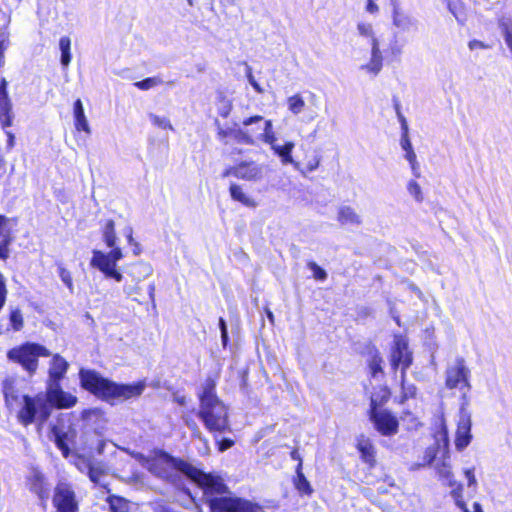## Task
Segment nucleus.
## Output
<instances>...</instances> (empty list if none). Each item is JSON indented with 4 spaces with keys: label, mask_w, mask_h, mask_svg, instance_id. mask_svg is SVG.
I'll return each instance as SVG.
<instances>
[{
    "label": "nucleus",
    "mask_w": 512,
    "mask_h": 512,
    "mask_svg": "<svg viewBox=\"0 0 512 512\" xmlns=\"http://www.w3.org/2000/svg\"><path fill=\"white\" fill-rule=\"evenodd\" d=\"M81 386L99 398L108 402L123 401L140 396L146 384L139 381L133 384H116L103 378L93 370L81 369L79 372Z\"/></svg>",
    "instance_id": "nucleus-2"
},
{
    "label": "nucleus",
    "mask_w": 512,
    "mask_h": 512,
    "mask_svg": "<svg viewBox=\"0 0 512 512\" xmlns=\"http://www.w3.org/2000/svg\"><path fill=\"white\" fill-rule=\"evenodd\" d=\"M294 485L296 489L305 495H310L313 492L309 481L306 479L305 475L302 472V463H298L296 468V477L294 479Z\"/></svg>",
    "instance_id": "nucleus-28"
},
{
    "label": "nucleus",
    "mask_w": 512,
    "mask_h": 512,
    "mask_svg": "<svg viewBox=\"0 0 512 512\" xmlns=\"http://www.w3.org/2000/svg\"><path fill=\"white\" fill-rule=\"evenodd\" d=\"M148 117L153 125L161 129L173 130V126L167 117H160L154 113H149Z\"/></svg>",
    "instance_id": "nucleus-42"
},
{
    "label": "nucleus",
    "mask_w": 512,
    "mask_h": 512,
    "mask_svg": "<svg viewBox=\"0 0 512 512\" xmlns=\"http://www.w3.org/2000/svg\"><path fill=\"white\" fill-rule=\"evenodd\" d=\"M155 476L173 480L178 473L187 476L203 492V499L211 512H252L253 506L248 501L227 496L229 489L221 476L205 473L187 461L174 458L165 452L156 453L144 464Z\"/></svg>",
    "instance_id": "nucleus-1"
},
{
    "label": "nucleus",
    "mask_w": 512,
    "mask_h": 512,
    "mask_svg": "<svg viewBox=\"0 0 512 512\" xmlns=\"http://www.w3.org/2000/svg\"><path fill=\"white\" fill-rule=\"evenodd\" d=\"M3 393L6 406L10 410L18 408L17 419L23 426L26 427L33 422L43 424L49 418L50 408L42 394L35 397L21 396L10 380L3 382Z\"/></svg>",
    "instance_id": "nucleus-4"
},
{
    "label": "nucleus",
    "mask_w": 512,
    "mask_h": 512,
    "mask_svg": "<svg viewBox=\"0 0 512 512\" xmlns=\"http://www.w3.org/2000/svg\"><path fill=\"white\" fill-rule=\"evenodd\" d=\"M8 82L5 78L0 80V123L3 129L13 124L14 114L12 111V102L8 94Z\"/></svg>",
    "instance_id": "nucleus-13"
},
{
    "label": "nucleus",
    "mask_w": 512,
    "mask_h": 512,
    "mask_svg": "<svg viewBox=\"0 0 512 512\" xmlns=\"http://www.w3.org/2000/svg\"><path fill=\"white\" fill-rule=\"evenodd\" d=\"M232 110V101L222 93L217 98V111L220 116L227 118Z\"/></svg>",
    "instance_id": "nucleus-35"
},
{
    "label": "nucleus",
    "mask_w": 512,
    "mask_h": 512,
    "mask_svg": "<svg viewBox=\"0 0 512 512\" xmlns=\"http://www.w3.org/2000/svg\"><path fill=\"white\" fill-rule=\"evenodd\" d=\"M230 196L234 201L240 202L246 207L255 208L257 206V202L248 197L243 191L240 185L232 183L229 187Z\"/></svg>",
    "instance_id": "nucleus-26"
},
{
    "label": "nucleus",
    "mask_w": 512,
    "mask_h": 512,
    "mask_svg": "<svg viewBox=\"0 0 512 512\" xmlns=\"http://www.w3.org/2000/svg\"><path fill=\"white\" fill-rule=\"evenodd\" d=\"M59 277L61 278L62 282L67 286V288L70 290V292H73V281L71 273L63 268L59 267Z\"/></svg>",
    "instance_id": "nucleus-45"
},
{
    "label": "nucleus",
    "mask_w": 512,
    "mask_h": 512,
    "mask_svg": "<svg viewBox=\"0 0 512 512\" xmlns=\"http://www.w3.org/2000/svg\"><path fill=\"white\" fill-rule=\"evenodd\" d=\"M338 221L342 225H360L361 218L350 206H342L338 211Z\"/></svg>",
    "instance_id": "nucleus-27"
},
{
    "label": "nucleus",
    "mask_w": 512,
    "mask_h": 512,
    "mask_svg": "<svg viewBox=\"0 0 512 512\" xmlns=\"http://www.w3.org/2000/svg\"><path fill=\"white\" fill-rule=\"evenodd\" d=\"M295 147V144L292 141H287L284 145L276 144L271 149L274 154H276L283 164H293L295 168H298V163L293 160L292 151Z\"/></svg>",
    "instance_id": "nucleus-24"
},
{
    "label": "nucleus",
    "mask_w": 512,
    "mask_h": 512,
    "mask_svg": "<svg viewBox=\"0 0 512 512\" xmlns=\"http://www.w3.org/2000/svg\"><path fill=\"white\" fill-rule=\"evenodd\" d=\"M263 177L261 165L255 162L242 161L237 165V178L246 181H258Z\"/></svg>",
    "instance_id": "nucleus-19"
},
{
    "label": "nucleus",
    "mask_w": 512,
    "mask_h": 512,
    "mask_svg": "<svg viewBox=\"0 0 512 512\" xmlns=\"http://www.w3.org/2000/svg\"><path fill=\"white\" fill-rule=\"evenodd\" d=\"M469 377L470 370L465 365L464 359L458 358L447 368L446 387L458 389L465 394L470 388Z\"/></svg>",
    "instance_id": "nucleus-10"
},
{
    "label": "nucleus",
    "mask_w": 512,
    "mask_h": 512,
    "mask_svg": "<svg viewBox=\"0 0 512 512\" xmlns=\"http://www.w3.org/2000/svg\"><path fill=\"white\" fill-rule=\"evenodd\" d=\"M219 328L221 331V338H222L223 345L226 346L227 340H228L226 322H224V321L219 322Z\"/></svg>",
    "instance_id": "nucleus-54"
},
{
    "label": "nucleus",
    "mask_w": 512,
    "mask_h": 512,
    "mask_svg": "<svg viewBox=\"0 0 512 512\" xmlns=\"http://www.w3.org/2000/svg\"><path fill=\"white\" fill-rule=\"evenodd\" d=\"M288 109L294 114H300L304 107L305 101L300 94H295L287 99Z\"/></svg>",
    "instance_id": "nucleus-34"
},
{
    "label": "nucleus",
    "mask_w": 512,
    "mask_h": 512,
    "mask_svg": "<svg viewBox=\"0 0 512 512\" xmlns=\"http://www.w3.org/2000/svg\"><path fill=\"white\" fill-rule=\"evenodd\" d=\"M369 370L374 378L377 377L378 374H382V358L376 350L369 360Z\"/></svg>",
    "instance_id": "nucleus-37"
},
{
    "label": "nucleus",
    "mask_w": 512,
    "mask_h": 512,
    "mask_svg": "<svg viewBox=\"0 0 512 512\" xmlns=\"http://www.w3.org/2000/svg\"><path fill=\"white\" fill-rule=\"evenodd\" d=\"M112 250L104 253L100 250H93V256L90 261L91 266H117V262L123 258V253L120 247H111Z\"/></svg>",
    "instance_id": "nucleus-17"
},
{
    "label": "nucleus",
    "mask_w": 512,
    "mask_h": 512,
    "mask_svg": "<svg viewBox=\"0 0 512 512\" xmlns=\"http://www.w3.org/2000/svg\"><path fill=\"white\" fill-rule=\"evenodd\" d=\"M49 351L39 344L26 343L8 351L9 360L20 364L30 374L34 373L38 366L40 356H49Z\"/></svg>",
    "instance_id": "nucleus-5"
},
{
    "label": "nucleus",
    "mask_w": 512,
    "mask_h": 512,
    "mask_svg": "<svg viewBox=\"0 0 512 512\" xmlns=\"http://www.w3.org/2000/svg\"><path fill=\"white\" fill-rule=\"evenodd\" d=\"M103 240L106 243L107 247H114L116 244V233H115V223L113 220L109 219L106 221L103 230Z\"/></svg>",
    "instance_id": "nucleus-32"
},
{
    "label": "nucleus",
    "mask_w": 512,
    "mask_h": 512,
    "mask_svg": "<svg viewBox=\"0 0 512 512\" xmlns=\"http://www.w3.org/2000/svg\"><path fill=\"white\" fill-rule=\"evenodd\" d=\"M319 164H320V159L319 158H315L314 160L308 162L307 170L309 172H312V171H314V170H316L318 168Z\"/></svg>",
    "instance_id": "nucleus-59"
},
{
    "label": "nucleus",
    "mask_w": 512,
    "mask_h": 512,
    "mask_svg": "<svg viewBox=\"0 0 512 512\" xmlns=\"http://www.w3.org/2000/svg\"><path fill=\"white\" fill-rule=\"evenodd\" d=\"M163 80L159 76L148 77L141 81L135 82L133 85L140 90H149L153 87L161 85Z\"/></svg>",
    "instance_id": "nucleus-39"
},
{
    "label": "nucleus",
    "mask_w": 512,
    "mask_h": 512,
    "mask_svg": "<svg viewBox=\"0 0 512 512\" xmlns=\"http://www.w3.org/2000/svg\"><path fill=\"white\" fill-rule=\"evenodd\" d=\"M52 435L56 446L61 450L64 457L69 455V444L73 443L76 437V431L71 425L58 423L52 428Z\"/></svg>",
    "instance_id": "nucleus-12"
},
{
    "label": "nucleus",
    "mask_w": 512,
    "mask_h": 512,
    "mask_svg": "<svg viewBox=\"0 0 512 512\" xmlns=\"http://www.w3.org/2000/svg\"><path fill=\"white\" fill-rule=\"evenodd\" d=\"M307 267L312 271L313 277L319 281H325L327 279V272L320 267L316 262L309 261Z\"/></svg>",
    "instance_id": "nucleus-43"
},
{
    "label": "nucleus",
    "mask_w": 512,
    "mask_h": 512,
    "mask_svg": "<svg viewBox=\"0 0 512 512\" xmlns=\"http://www.w3.org/2000/svg\"><path fill=\"white\" fill-rule=\"evenodd\" d=\"M400 378H401V390H402L401 402H404L405 400H407L409 398H413L416 395V387L413 384L406 383V381H405L406 377L402 378V375H401Z\"/></svg>",
    "instance_id": "nucleus-41"
},
{
    "label": "nucleus",
    "mask_w": 512,
    "mask_h": 512,
    "mask_svg": "<svg viewBox=\"0 0 512 512\" xmlns=\"http://www.w3.org/2000/svg\"><path fill=\"white\" fill-rule=\"evenodd\" d=\"M465 477L467 478L468 487L476 488L477 480L474 474L473 468H468L464 470Z\"/></svg>",
    "instance_id": "nucleus-47"
},
{
    "label": "nucleus",
    "mask_w": 512,
    "mask_h": 512,
    "mask_svg": "<svg viewBox=\"0 0 512 512\" xmlns=\"http://www.w3.org/2000/svg\"><path fill=\"white\" fill-rule=\"evenodd\" d=\"M151 266L144 262H137L127 267L126 273L131 275L134 279L140 280L151 274Z\"/></svg>",
    "instance_id": "nucleus-30"
},
{
    "label": "nucleus",
    "mask_w": 512,
    "mask_h": 512,
    "mask_svg": "<svg viewBox=\"0 0 512 512\" xmlns=\"http://www.w3.org/2000/svg\"><path fill=\"white\" fill-rule=\"evenodd\" d=\"M260 122L264 123V126L262 128L263 132L256 134V141L260 140L266 144H269L271 148L275 146L276 143V136L273 131V125L271 120H264V118L260 115L251 116L249 118L244 119L243 125L244 126H251L253 124H258Z\"/></svg>",
    "instance_id": "nucleus-14"
},
{
    "label": "nucleus",
    "mask_w": 512,
    "mask_h": 512,
    "mask_svg": "<svg viewBox=\"0 0 512 512\" xmlns=\"http://www.w3.org/2000/svg\"><path fill=\"white\" fill-rule=\"evenodd\" d=\"M410 166H411L413 175L417 178L420 177L419 165H418L417 161L414 163H410Z\"/></svg>",
    "instance_id": "nucleus-62"
},
{
    "label": "nucleus",
    "mask_w": 512,
    "mask_h": 512,
    "mask_svg": "<svg viewBox=\"0 0 512 512\" xmlns=\"http://www.w3.org/2000/svg\"><path fill=\"white\" fill-rule=\"evenodd\" d=\"M357 30L361 36L372 37L374 34L372 25L369 23H358Z\"/></svg>",
    "instance_id": "nucleus-46"
},
{
    "label": "nucleus",
    "mask_w": 512,
    "mask_h": 512,
    "mask_svg": "<svg viewBox=\"0 0 512 512\" xmlns=\"http://www.w3.org/2000/svg\"><path fill=\"white\" fill-rule=\"evenodd\" d=\"M234 139L246 145H255L256 144V134L253 135L250 131L237 130L233 132Z\"/></svg>",
    "instance_id": "nucleus-36"
},
{
    "label": "nucleus",
    "mask_w": 512,
    "mask_h": 512,
    "mask_svg": "<svg viewBox=\"0 0 512 512\" xmlns=\"http://www.w3.org/2000/svg\"><path fill=\"white\" fill-rule=\"evenodd\" d=\"M96 460L91 457H85L83 455H75L73 464L75 467L84 474H88Z\"/></svg>",
    "instance_id": "nucleus-33"
},
{
    "label": "nucleus",
    "mask_w": 512,
    "mask_h": 512,
    "mask_svg": "<svg viewBox=\"0 0 512 512\" xmlns=\"http://www.w3.org/2000/svg\"><path fill=\"white\" fill-rule=\"evenodd\" d=\"M87 476L92 483L106 489L109 492V483L106 481L108 476V469L103 462L95 461Z\"/></svg>",
    "instance_id": "nucleus-21"
},
{
    "label": "nucleus",
    "mask_w": 512,
    "mask_h": 512,
    "mask_svg": "<svg viewBox=\"0 0 512 512\" xmlns=\"http://www.w3.org/2000/svg\"><path fill=\"white\" fill-rule=\"evenodd\" d=\"M400 145L405 152L413 150L409 136L401 135Z\"/></svg>",
    "instance_id": "nucleus-52"
},
{
    "label": "nucleus",
    "mask_w": 512,
    "mask_h": 512,
    "mask_svg": "<svg viewBox=\"0 0 512 512\" xmlns=\"http://www.w3.org/2000/svg\"><path fill=\"white\" fill-rule=\"evenodd\" d=\"M413 361L412 352L408 346V340L402 335L394 337L393 346L391 348L390 363L394 370L401 369L402 378L406 377V370Z\"/></svg>",
    "instance_id": "nucleus-8"
},
{
    "label": "nucleus",
    "mask_w": 512,
    "mask_h": 512,
    "mask_svg": "<svg viewBox=\"0 0 512 512\" xmlns=\"http://www.w3.org/2000/svg\"><path fill=\"white\" fill-rule=\"evenodd\" d=\"M383 66V58L371 57L370 61L367 64L361 66L362 70H366L369 73L377 75Z\"/></svg>",
    "instance_id": "nucleus-40"
},
{
    "label": "nucleus",
    "mask_w": 512,
    "mask_h": 512,
    "mask_svg": "<svg viewBox=\"0 0 512 512\" xmlns=\"http://www.w3.org/2000/svg\"><path fill=\"white\" fill-rule=\"evenodd\" d=\"M215 388L216 381L211 377L202 383L198 392L200 401L198 417L211 433H224L230 429L228 408L217 397Z\"/></svg>",
    "instance_id": "nucleus-3"
},
{
    "label": "nucleus",
    "mask_w": 512,
    "mask_h": 512,
    "mask_svg": "<svg viewBox=\"0 0 512 512\" xmlns=\"http://www.w3.org/2000/svg\"><path fill=\"white\" fill-rule=\"evenodd\" d=\"M471 419L467 414H461L459 417L455 446L459 451L464 450L471 442Z\"/></svg>",
    "instance_id": "nucleus-15"
},
{
    "label": "nucleus",
    "mask_w": 512,
    "mask_h": 512,
    "mask_svg": "<svg viewBox=\"0 0 512 512\" xmlns=\"http://www.w3.org/2000/svg\"><path fill=\"white\" fill-rule=\"evenodd\" d=\"M503 36L508 48L512 47V29L507 24H502Z\"/></svg>",
    "instance_id": "nucleus-49"
},
{
    "label": "nucleus",
    "mask_w": 512,
    "mask_h": 512,
    "mask_svg": "<svg viewBox=\"0 0 512 512\" xmlns=\"http://www.w3.org/2000/svg\"><path fill=\"white\" fill-rule=\"evenodd\" d=\"M11 243L10 230L7 227V218L0 215V258L6 259L9 253V245Z\"/></svg>",
    "instance_id": "nucleus-25"
},
{
    "label": "nucleus",
    "mask_w": 512,
    "mask_h": 512,
    "mask_svg": "<svg viewBox=\"0 0 512 512\" xmlns=\"http://www.w3.org/2000/svg\"><path fill=\"white\" fill-rule=\"evenodd\" d=\"M366 10H367V12L374 14V13L378 12V5L375 4V2L373 0H368L367 5H366Z\"/></svg>",
    "instance_id": "nucleus-58"
},
{
    "label": "nucleus",
    "mask_w": 512,
    "mask_h": 512,
    "mask_svg": "<svg viewBox=\"0 0 512 512\" xmlns=\"http://www.w3.org/2000/svg\"><path fill=\"white\" fill-rule=\"evenodd\" d=\"M434 457L435 455L433 450L427 449L425 452V463L430 464L433 461Z\"/></svg>",
    "instance_id": "nucleus-61"
},
{
    "label": "nucleus",
    "mask_w": 512,
    "mask_h": 512,
    "mask_svg": "<svg viewBox=\"0 0 512 512\" xmlns=\"http://www.w3.org/2000/svg\"><path fill=\"white\" fill-rule=\"evenodd\" d=\"M107 503L109 504V509L111 512H129L130 511V503L126 499L116 496L110 495L107 497Z\"/></svg>",
    "instance_id": "nucleus-31"
},
{
    "label": "nucleus",
    "mask_w": 512,
    "mask_h": 512,
    "mask_svg": "<svg viewBox=\"0 0 512 512\" xmlns=\"http://www.w3.org/2000/svg\"><path fill=\"white\" fill-rule=\"evenodd\" d=\"M185 423L188 426V428L193 432L194 435H197L199 438H201V433L199 431V428L193 420L185 419Z\"/></svg>",
    "instance_id": "nucleus-53"
},
{
    "label": "nucleus",
    "mask_w": 512,
    "mask_h": 512,
    "mask_svg": "<svg viewBox=\"0 0 512 512\" xmlns=\"http://www.w3.org/2000/svg\"><path fill=\"white\" fill-rule=\"evenodd\" d=\"M392 5L393 25L403 32H410L412 30H416L418 27V20L413 16L401 11L396 0H392Z\"/></svg>",
    "instance_id": "nucleus-16"
},
{
    "label": "nucleus",
    "mask_w": 512,
    "mask_h": 512,
    "mask_svg": "<svg viewBox=\"0 0 512 512\" xmlns=\"http://www.w3.org/2000/svg\"><path fill=\"white\" fill-rule=\"evenodd\" d=\"M42 396L50 409L52 407L68 409L77 403V397L64 391L60 384L56 382H48L46 394Z\"/></svg>",
    "instance_id": "nucleus-11"
},
{
    "label": "nucleus",
    "mask_w": 512,
    "mask_h": 512,
    "mask_svg": "<svg viewBox=\"0 0 512 512\" xmlns=\"http://www.w3.org/2000/svg\"><path fill=\"white\" fill-rule=\"evenodd\" d=\"M401 130H402V135L409 136L408 135L409 128H408V124H407V120L406 119L402 120Z\"/></svg>",
    "instance_id": "nucleus-64"
},
{
    "label": "nucleus",
    "mask_w": 512,
    "mask_h": 512,
    "mask_svg": "<svg viewBox=\"0 0 512 512\" xmlns=\"http://www.w3.org/2000/svg\"><path fill=\"white\" fill-rule=\"evenodd\" d=\"M5 133L7 136V148L11 149L15 145V135L10 131H6Z\"/></svg>",
    "instance_id": "nucleus-57"
},
{
    "label": "nucleus",
    "mask_w": 512,
    "mask_h": 512,
    "mask_svg": "<svg viewBox=\"0 0 512 512\" xmlns=\"http://www.w3.org/2000/svg\"><path fill=\"white\" fill-rule=\"evenodd\" d=\"M407 189L417 202H422V200H423L422 190H421L420 185L416 181H414V180L409 181V183L407 185Z\"/></svg>",
    "instance_id": "nucleus-44"
},
{
    "label": "nucleus",
    "mask_w": 512,
    "mask_h": 512,
    "mask_svg": "<svg viewBox=\"0 0 512 512\" xmlns=\"http://www.w3.org/2000/svg\"><path fill=\"white\" fill-rule=\"evenodd\" d=\"M247 78H248V81L249 83L251 84V86L258 92V93H261L263 90L262 88L260 87V85L258 84V82L255 80L254 76L252 75V72H251V68L248 67V73H247Z\"/></svg>",
    "instance_id": "nucleus-51"
},
{
    "label": "nucleus",
    "mask_w": 512,
    "mask_h": 512,
    "mask_svg": "<svg viewBox=\"0 0 512 512\" xmlns=\"http://www.w3.org/2000/svg\"><path fill=\"white\" fill-rule=\"evenodd\" d=\"M73 115L75 121V128L78 131H84L90 134V126L85 116L83 103L80 99L75 100L73 104Z\"/></svg>",
    "instance_id": "nucleus-23"
},
{
    "label": "nucleus",
    "mask_w": 512,
    "mask_h": 512,
    "mask_svg": "<svg viewBox=\"0 0 512 512\" xmlns=\"http://www.w3.org/2000/svg\"><path fill=\"white\" fill-rule=\"evenodd\" d=\"M468 48L473 51L475 49H489L491 46L489 44H486L480 40L473 39L468 42Z\"/></svg>",
    "instance_id": "nucleus-48"
},
{
    "label": "nucleus",
    "mask_w": 512,
    "mask_h": 512,
    "mask_svg": "<svg viewBox=\"0 0 512 512\" xmlns=\"http://www.w3.org/2000/svg\"><path fill=\"white\" fill-rule=\"evenodd\" d=\"M369 417L376 431L382 436L397 434L399 428L398 419L390 411L379 408L374 395L371 396Z\"/></svg>",
    "instance_id": "nucleus-6"
},
{
    "label": "nucleus",
    "mask_w": 512,
    "mask_h": 512,
    "mask_svg": "<svg viewBox=\"0 0 512 512\" xmlns=\"http://www.w3.org/2000/svg\"><path fill=\"white\" fill-rule=\"evenodd\" d=\"M357 449L361 459L373 467L376 463V450L372 440L364 435L359 436L357 438Z\"/></svg>",
    "instance_id": "nucleus-20"
},
{
    "label": "nucleus",
    "mask_w": 512,
    "mask_h": 512,
    "mask_svg": "<svg viewBox=\"0 0 512 512\" xmlns=\"http://www.w3.org/2000/svg\"><path fill=\"white\" fill-rule=\"evenodd\" d=\"M371 57L383 58L379 47H371Z\"/></svg>",
    "instance_id": "nucleus-63"
},
{
    "label": "nucleus",
    "mask_w": 512,
    "mask_h": 512,
    "mask_svg": "<svg viewBox=\"0 0 512 512\" xmlns=\"http://www.w3.org/2000/svg\"><path fill=\"white\" fill-rule=\"evenodd\" d=\"M435 469L442 483L451 488V496L454 499L455 504L463 512H469L466 503L463 500V485L454 479L450 463L443 460L441 463H436Z\"/></svg>",
    "instance_id": "nucleus-7"
},
{
    "label": "nucleus",
    "mask_w": 512,
    "mask_h": 512,
    "mask_svg": "<svg viewBox=\"0 0 512 512\" xmlns=\"http://www.w3.org/2000/svg\"><path fill=\"white\" fill-rule=\"evenodd\" d=\"M215 124L218 127V136L221 139L222 138H226L227 136H229L230 134H232L234 132L231 129H223V128H221L218 120L215 121Z\"/></svg>",
    "instance_id": "nucleus-55"
},
{
    "label": "nucleus",
    "mask_w": 512,
    "mask_h": 512,
    "mask_svg": "<svg viewBox=\"0 0 512 512\" xmlns=\"http://www.w3.org/2000/svg\"><path fill=\"white\" fill-rule=\"evenodd\" d=\"M93 268L98 269L101 271L106 278L114 279L117 282H121L123 279L122 273L117 270V266H92Z\"/></svg>",
    "instance_id": "nucleus-38"
},
{
    "label": "nucleus",
    "mask_w": 512,
    "mask_h": 512,
    "mask_svg": "<svg viewBox=\"0 0 512 512\" xmlns=\"http://www.w3.org/2000/svg\"><path fill=\"white\" fill-rule=\"evenodd\" d=\"M28 486L31 492L35 493L42 501L49 498L50 487L44 475L34 470L28 478Z\"/></svg>",
    "instance_id": "nucleus-18"
},
{
    "label": "nucleus",
    "mask_w": 512,
    "mask_h": 512,
    "mask_svg": "<svg viewBox=\"0 0 512 512\" xmlns=\"http://www.w3.org/2000/svg\"><path fill=\"white\" fill-rule=\"evenodd\" d=\"M55 512H78L79 504L73 487L66 482H60L54 489L52 499Z\"/></svg>",
    "instance_id": "nucleus-9"
},
{
    "label": "nucleus",
    "mask_w": 512,
    "mask_h": 512,
    "mask_svg": "<svg viewBox=\"0 0 512 512\" xmlns=\"http://www.w3.org/2000/svg\"><path fill=\"white\" fill-rule=\"evenodd\" d=\"M234 445V441L229 438H224L218 441V449L220 452H224L227 449L231 448Z\"/></svg>",
    "instance_id": "nucleus-50"
},
{
    "label": "nucleus",
    "mask_w": 512,
    "mask_h": 512,
    "mask_svg": "<svg viewBox=\"0 0 512 512\" xmlns=\"http://www.w3.org/2000/svg\"><path fill=\"white\" fill-rule=\"evenodd\" d=\"M229 176H234L237 178V165L225 169L224 172L222 173L223 178H226Z\"/></svg>",
    "instance_id": "nucleus-56"
},
{
    "label": "nucleus",
    "mask_w": 512,
    "mask_h": 512,
    "mask_svg": "<svg viewBox=\"0 0 512 512\" xmlns=\"http://www.w3.org/2000/svg\"><path fill=\"white\" fill-rule=\"evenodd\" d=\"M405 159H406L409 163H414V162H416L417 160H416V154H415L414 150L406 151Z\"/></svg>",
    "instance_id": "nucleus-60"
},
{
    "label": "nucleus",
    "mask_w": 512,
    "mask_h": 512,
    "mask_svg": "<svg viewBox=\"0 0 512 512\" xmlns=\"http://www.w3.org/2000/svg\"><path fill=\"white\" fill-rule=\"evenodd\" d=\"M68 367H69V364L63 357H61L58 354L54 355L52 358L50 367H49V381L48 382L59 383V381L66 374Z\"/></svg>",
    "instance_id": "nucleus-22"
},
{
    "label": "nucleus",
    "mask_w": 512,
    "mask_h": 512,
    "mask_svg": "<svg viewBox=\"0 0 512 512\" xmlns=\"http://www.w3.org/2000/svg\"><path fill=\"white\" fill-rule=\"evenodd\" d=\"M59 49L61 52L60 63L66 69L72 59L71 55V39L68 36H62L59 40Z\"/></svg>",
    "instance_id": "nucleus-29"
}]
</instances>
